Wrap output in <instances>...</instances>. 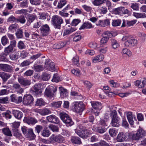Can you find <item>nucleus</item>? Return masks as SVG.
Instances as JSON below:
<instances>
[{
    "mask_svg": "<svg viewBox=\"0 0 146 146\" xmlns=\"http://www.w3.org/2000/svg\"><path fill=\"white\" fill-rule=\"evenodd\" d=\"M120 118H119L112 119L111 121V124L112 126L118 127L119 126V123Z\"/></svg>",
    "mask_w": 146,
    "mask_h": 146,
    "instance_id": "a878e982",
    "label": "nucleus"
},
{
    "mask_svg": "<svg viewBox=\"0 0 146 146\" xmlns=\"http://www.w3.org/2000/svg\"><path fill=\"white\" fill-rule=\"evenodd\" d=\"M50 139L52 141H55L59 143H62L64 140V137L60 135L55 136L54 135H52L50 137Z\"/></svg>",
    "mask_w": 146,
    "mask_h": 146,
    "instance_id": "9b49d317",
    "label": "nucleus"
},
{
    "mask_svg": "<svg viewBox=\"0 0 146 146\" xmlns=\"http://www.w3.org/2000/svg\"><path fill=\"white\" fill-rule=\"evenodd\" d=\"M91 103L93 108L95 110H100L102 107V104L100 102H91Z\"/></svg>",
    "mask_w": 146,
    "mask_h": 146,
    "instance_id": "a211bd4d",
    "label": "nucleus"
},
{
    "mask_svg": "<svg viewBox=\"0 0 146 146\" xmlns=\"http://www.w3.org/2000/svg\"><path fill=\"white\" fill-rule=\"evenodd\" d=\"M13 87L17 93L22 94L24 92V89L21 88L20 85L19 84H13Z\"/></svg>",
    "mask_w": 146,
    "mask_h": 146,
    "instance_id": "5701e85b",
    "label": "nucleus"
},
{
    "mask_svg": "<svg viewBox=\"0 0 146 146\" xmlns=\"http://www.w3.org/2000/svg\"><path fill=\"white\" fill-rule=\"evenodd\" d=\"M83 83L85 86L89 89L91 88L92 86V84L90 82L88 81H83Z\"/></svg>",
    "mask_w": 146,
    "mask_h": 146,
    "instance_id": "052dcab7",
    "label": "nucleus"
},
{
    "mask_svg": "<svg viewBox=\"0 0 146 146\" xmlns=\"http://www.w3.org/2000/svg\"><path fill=\"white\" fill-rule=\"evenodd\" d=\"M18 28V26L17 24H12L9 26L8 29L10 32H14Z\"/></svg>",
    "mask_w": 146,
    "mask_h": 146,
    "instance_id": "2f4dec72",
    "label": "nucleus"
},
{
    "mask_svg": "<svg viewBox=\"0 0 146 146\" xmlns=\"http://www.w3.org/2000/svg\"><path fill=\"white\" fill-rule=\"evenodd\" d=\"M17 38H21L23 36V33L21 29H19L15 33Z\"/></svg>",
    "mask_w": 146,
    "mask_h": 146,
    "instance_id": "3c124183",
    "label": "nucleus"
},
{
    "mask_svg": "<svg viewBox=\"0 0 146 146\" xmlns=\"http://www.w3.org/2000/svg\"><path fill=\"white\" fill-rule=\"evenodd\" d=\"M62 104V101H59L53 102L50 104V105L53 107L58 108L60 107Z\"/></svg>",
    "mask_w": 146,
    "mask_h": 146,
    "instance_id": "58836bf2",
    "label": "nucleus"
},
{
    "mask_svg": "<svg viewBox=\"0 0 146 146\" xmlns=\"http://www.w3.org/2000/svg\"><path fill=\"white\" fill-rule=\"evenodd\" d=\"M40 84H35L32 87V90L33 92L37 94H39L41 93V90L39 89L38 87Z\"/></svg>",
    "mask_w": 146,
    "mask_h": 146,
    "instance_id": "cd10ccee",
    "label": "nucleus"
},
{
    "mask_svg": "<svg viewBox=\"0 0 146 146\" xmlns=\"http://www.w3.org/2000/svg\"><path fill=\"white\" fill-rule=\"evenodd\" d=\"M36 16L35 15H29L28 17V21L30 23H32L35 20Z\"/></svg>",
    "mask_w": 146,
    "mask_h": 146,
    "instance_id": "774afa93",
    "label": "nucleus"
},
{
    "mask_svg": "<svg viewBox=\"0 0 146 146\" xmlns=\"http://www.w3.org/2000/svg\"><path fill=\"white\" fill-rule=\"evenodd\" d=\"M74 111L78 113L82 112L84 109V106L82 102H75L73 103Z\"/></svg>",
    "mask_w": 146,
    "mask_h": 146,
    "instance_id": "423d86ee",
    "label": "nucleus"
},
{
    "mask_svg": "<svg viewBox=\"0 0 146 146\" xmlns=\"http://www.w3.org/2000/svg\"><path fill=\"white\" fill-rule=\"evenodd\" d=\"M11 75L4 72H0V77L2 79L3 84H4L11 76Z\"/></svg>",
    "mask_w": 146,
    "mask_h": 146,
    "instance_id": "dca6fc26",
    "label": "nucleus"
},
{
    "mask_svg": "<svg viewBox=\"0 0 146 146\" xmlns=\"http://www.w3.org/2000/svg\"><path fill=\"white\" fill-rule=\"evenodd\" d=\"M96 25L101 27H105L110 25V20L107 19L103 21L100 20L96 23Z\"/></svg>",
    "mask_w": 146,
    "mask_h": 146,
    "instance_id": "f3484780",
    "label": "nucleus"
},
{
    "mask_svg": "<svg viewBox=\"0 0 146 146\" xmlns=\"http://www.w3.org/2000/svg\"><path fill=\"white\" fill-rule=\"evenodd\" d=\"M146 132L144 130L139 127L136 133H132L130 135L131 139L133 141H138L141 139L145 135Z\"/></svg>",
    "mask_w": 146,
    "mask_h": 146,
    "instance_id": "f03ea898",
    "label": "nucleus"
},
{
    "mask_svg": "<svg viewBox=\"0 0 146 146\" xmlns=\"http://www.w3.org/2000/svg\"><path fill=\"white\" fill-rule=\"evenodd\" d=\"M74 35V36L73 38V40L74 42L78 41L80 40L82 38V36L80 33H75Z\"/></svg>",
    "mask_w": 146,
    "mask_h": 146,
    "instance_id": "72a5a7b5",
    "label": "nucleus"
},
{
    "mask_svg": "<svg viewBox=\"0 0 146 146\" xmlns=\"http://www.w3.org/2000/svg\"><path fill=\"white\" fill-rule=\"evenodd\" d=\"M9 57L11 60L15 61L18 58V56L16 54H11L9 55Z\"/></svg>",
    "mask_w": 146,
    "mask_h": 146,
    "instance_id": "338daca9",
    "label": "nucleus"
},
{
    "mask_svg": "<svg viewBox=\"0 0 146 146\" xmlns=\"http://www.w3.org/2000/svg\"><path fill=\"white\" fill-rule=\"evenodd\" d=\"M34 101V98L31 95L24 96L23 100V103L24 105L28 106L31 104Z\"/></svg>",
    "mask_w": 146,
    "mask_h": 146,
    "instance_id": "1a4fd4ad",
    "label": "nucleus"
},
{
    "mask_svg": "<svg viewBox=\"0 0 146 146\" xmlns=\"http://www.w3.org/2000/svg\"><path fill=\"white\" fill-rule=\"evenodd\" d=\"M39 113L42 115H44L50 113L51 111L49 110L46 108L40 110Z\"/></svg>",
    "mask_w": 146,
    "mask_h": 146,
    "instance_id": "4c0bfd02",
    "label": "nucleus"
},
{
    "mask_svg": "<svg viewBox=\"0 0 146 146\" xmlns=\"http://www.w3.org/2000/svg\"><path fill=\"white\" fill-rule=\"evenodd\" d=\"M75 131L79 136L84 139H87L92 133L91 130L81 125L78 126L77 129H75Z\"/></svg>",
    "mask_w": 146,
    "mask_h": 146,
    "instance_id": "f257e3e1",
    "label": "nucleus"
},
{
    "mask_svg": "<svg viewBox=\"0 0 146 146\" xmlns=\"http://www.w3.org/2000/svg\"><path fill=\"white\" fill-rule=\"evenodd\" d=\"M121 23V20L120 19L114 20L113 21L112 25L114 27L119 26Z\"/></svg>",
    "mask_w": 146,
    "mask_h": 146,
    "instance_id": "8fccbe9b",
    "label": "nucleus"
},
{
    "mask_svg": "<svg viewBox=\"0 0 146 146\" xmlns=\"http://www.w3.org/2000/svg\"><path fill=\"white\" fill-rule=\"evenodd\" d=\"M31 63V62L28 60H25L23 61L21 64L20 66L21 67L26 66H29Z\"/></svg>",
    "mask_w": 146,
    "mask_h": 146,
    "instance_id": "5fc2aeb1",
    "label": "nucleus"
},
{
    "mask_svg": "<svg viewBox=\"0 0 146 146\" xmlns=\"http://www.w3.org/2000/svg\"><path fill=\"white\" fill-rule=\"evenodd\" d=\"M17 46L18 48L20 49L25 48L26 47L23 42L22 41H20L19 42Z\"/></svg>",
    "mask_w": 146,
    "mask_h": 146,
    "instance_id": "69168bd1",
    "label": "nucleus"
},
{
    "mask_svg": "<svg viewBox=\"0 0 146 146\" xmlns=\"http://www.w3.org/2000/svg\"><path fill=\"white\" fill-rule=\"evenodd\" d=\"M123 53L127 56H130L131 55V52L130 50L127 48H124L122 50Z\"/></svg>",
    "mask_w": 146,
    "mask_h": 146,
    "instance_id": "bf43d9fd",
    "label": "nucleus"
},
{
    "mask_svg": "<svg viewBox=\"0 0 146 146\" xmlns=\"http://www.w3.org/2000/svg\"><path fill=\"white\" fill-rule=\"evenodd\" d=\"M2 131L3 133L5 135L9 136H12L11 131L8 128H4L2 129Z\"/></svg>",
    "mask_w": 146,
    "mask_h": 146,
    "instance_id": "ea45409f",
    "label": "nucleus"
},
{
    "mask_svg": "<svg viewBox=\"0 0 146 146\" xmlns=\"http://www.w3.org/2000/svg\"><path fill=\"white\" fill-rule=\"evenodd\" d=\"M79 57L76 56L74 57L73 59V61L74 64L77 66L79 65Z\"/></svg>",
    "mask_w": 146,
    "mask_h": 146,
    "instance_id": "0e129e2a",
    "label": "nucleus"
},
{
    "mask_svg": "<svg viewBox=\"0 0 146 146\" xmlns=\"http://www.w3.org/2000/svg\"><path fill=\"white\" fill-rule=\"evenodd\" d=\"M82 7L85 11L88 12H91L92 9L91 7L86 5H82Z\"/></svg>",
    "mask_w": 146,
    "mask_h": 146,
    "instance_id": "e2e57ef3",
    "label": "nucleus"
},
{
    "mask_svg": "<svg viewBox=\"0 0 146 146\" xmlns=\"http://www.w3.org/2000/svg\"><path fill=\"white\" fill-rule=\"evenodd\" d=\"M66 3V0H60L58 2L57 7L58 8H61Z\"/></svg>",
    "mask_w": 146,
    "mask_h": 146,
    "instance_id": "de8ad7c7",
    "label": "nucleus"
},
{
    "mask_svg": "<svg viewBox=\"0 0 146 146\" xmlns=\"http://www.w3.org/2000/svg\"><path fill=\"white\" fill-rule=\"evenodd\" d=\"M99 11L101 14H104L108 12V9L106 7L103 6L100 9Z\"/></svg>",
    "mask_w": 146,
    "mask_h": 146,
    "instance_id": "864d4df0",
    "label": "nucleus"
},
{
    "mask_svg": "<svg viewBox=\"0 0 146 146\" xmlns=\"http://www.w3.org/2000/svg\"><path fill=\"white\" fill-rule=\"evenodd\" d=\"M50 134V131L47 129H44L41 132V135L45 137H48Z\"/></svg>",
    "mask_w": 146,
    "mask_h": 146,
    "instance_id": "7c9ffc66",
    "label": "nucleus"
},
{
    "mask_svg": "<svg viewBox=\"0 0 146 146\" xmlns=\"http://www.w3.org/2000/svg\"><path fill=\"white\" fill-rule=\"evenodd\" d=\"M48 127L54 132H57L59 131V129L58 127L52 124L49 125Z\"/></svg>",
    "mask_w": 146,
    "mask_h": 146,
    "instance_id": "09e8293b",
    "label": "nucleus"
},
{
    "mask_svg": "<svg viewBox=\"0 0 146 146\" xmlns=\"http://www.w3.org/2000/svg\"><path fill=\"white\" fill-rule=\"evenodd\" d=\"M96 131L97 132L102 134L105 132V129L101 127H99L96 128Z\"/></svg>",
    "mask_w": 146,
    "mask_h": 146,
    "instance_id": "6e6d98bb",
    "label": "nucleus"
},
{
    "mask_svg": "<svg viewBox=\"0 0 146 146\" xmlns=\"http://www.w3.org/2000/svg\"><path fill=\"white\" fill-rule=\"evenodd\" d=\"M0 69L7 72H11L13 71V67L7 64H0Z\"/></svg>",
    "mask_w": 146,
    "mask_h": 146,
    "instance_id": "9d476101",
    "label": "nucleus"
},
{
    "mask_svg": "<svg viewBox=\"0 0 146 146\" xmlns=\"http://www.w3.org/2000/svg\"><path fill=\"white\" fill-rule=\"evenodd\" d=\"M106 0H95L93 2V4L96 6H99L104 3Z\"/></svg>",
    "mask_w": 146,
    "mask_h": 146,
    "instance_id": "37998d69",
    "label": "nucleus"
},
{
    "mask_svg": "<svg viewBox=\"0 0 146 146\" xmlns=\"http://www.w3.org/2000/svg\"><path fill=\"white\" fill-rule=\"evenodd\" d=\"M127 117L128 121L130 124L133 125L134 123L133 119V116L132 113L130 112H128L127 113Z\"/></svg>",
    "mask_w": 146,
    "mask_h": 146,
    "instance_id": "bb28decb",
    "label": "nucleus"
},
{
    "mask_svg": "<svg viewBox=\"0 0 146 146\" xmlns=\"http://www.w3.org/2000/svg\"><path fill=\"white\" fill-rule=\"evenodd\" d=\"M112 36V34L110 32L106 31L104 32L102 34V37L100 41V44L102 45L106 44L109 38Z\"/></svg>",
    "mask_w": 146,
    "mask_h": 146,
    "instance_id": "0eeeda50",
    "label": "nucleus"
},
{
    "mask_svg": "<svg viewBox=\"0 0 146 146\" xmlns=\"http://www.w3.org/2000/svg\"><path fill=\"white\" fill-rule=\"evenodd\" d=\"M70 141L72 143L74 144L80 145L82 143L80 138L78 137H72Z\"/></svg>",
    "mask_w": 146,
    "mask_h": 146,
    "instance_id": "4be33fe9",
    "label": "nucleus"
},
{
    "mask_svg": "<svg viewBox=\"0 0 146 146\" xmlns=\"http://www.w3.org/2000/svg\"><path fill=\"white\" fill-rule=\"evenodd\" d=\"M19 22L22 24H24L26 22V19L24 15H21L17 19V22Z\"/></svg>",
    "mask_w": 146,
    "mask_h": 146,
    "instance_id": "79ce46f5",
    "label": "nucleus"
},
{
    "mask_svg": "<svg viewBox=\"0 0 146 146\" xmlns=\"http://www.w3.org/2000/svg\"><path fill=\"white\" fill-rule=\"evenodd\" d=\"M52 23L54 28L60 29L61 24L63 23V21L62 18L58 15H54L51 19Z\"/></svg>",
    "mask_w": 146,
    "mask_h": 146,
    "instance_id": "20e7f679",
    "label": "nucleus"
},
{
    "mask_svg": "<svg viewBox=\"0 0 146 146\" xmlns=\"http://www.w3.org/2000/svg\"><path fill=\"white\" fill-rule=\"evenodd\" d=\"M44 67L47 69L51 71H53L56 70L55 63L50 60H46Z\"/></svg>",
    "mask_w": 146,
    "mask_h": 146,
    "instance_id": "6e6552de",
    "label": "nucleus"
},
{
    "mask_svg": "<svg viewBox=\"0 0 146 146\" xmlns=\"http://www.w3.org/2000/svg\"><path fill=\"white\" fill-rule=\"evenodd\" d=\"M45 104V102L42 98L38 99L36 101L35 105L36 106H41Z\"/></svg>",
    "mask_w": 146,
    "mask_h": 146,
    "instance_id": "f704fd0d",
    "label": "nucleus"
},
{
    "mask_svg": "<svg viewBox=\"0 0 146 146\" xmlns=\"http://www.w3.org/2000/svg\"><path fill=\"white\" fill-rule=\"evenodd\" d=\"M92 28V24L90 23L87 22L84 23L80 28V29H89Z\"/></svg>",
    "mask_w": 146,
    "mask_h": 146,
    "instance_id": "c85d7f7f",
    "label": "nucleus"
},
{
    "mask_svg": "<svg viewBox=\"0 0 146 146\" xmlns=\"http://www.w3.org/2000/svg\"><path fill=\"white\" fill-rule=\"evenodd\" d=\"M116 140L118 142H123L126 140V136L123 133H119L117 136Z\"/></svg>",
    "mask_w": 146,
    "mask_h": 146,
    "instance_id": "aec40b11",
    "label": "nucleus"
},
{
    "mask_svg": "<svg viewBox=\"0 0 146 146\" xmlns=\"http://www.w3.org/2000/svg\"><path fill=\"white\" fill-rule=\"evenodd\" d=\"M33 69H34L35 71L39 72L43 70V68L41 65H34Z\"/></svg>",
    "mask_w": 146,
    "mask_h": 146,
    "instance_id": "a18cd8bd",
    "label": "nucleus"
},
{
    "mask_svg": "<svg viewBox=\"0 0 146 146\" xmlns=\"http://www.w3.org/2000/svg\"><path fill=\"white\" fill-rule=\"evenodd\" d=\"M60 116L61 120L66 124L67 126H70L74 124V123L71 118L64 112H61L60 114Z\"/></svg>",
    "mask_w": 146,
    "mask_h": 146,
    "instance_id": "7ed1b4c3",
    "label": "nucleus"
},
{
    "mask_svg": "<svg viewBox=\"0 0 146 146\" xmlns=\"http://www.w3.org/2000/svg\"><path fill=\"white\" fill-rule=\"evenodd\" d=\"M123 40H126L124 44L126 47H131L134 46L137 43V40L130 38L128 36H125L122 38Z\"/></svg>",
    "mask_w": 146,
    "mask_h": 146,
    "instance_id": "39448f33",
    "label": "nucleus"
},
{
    "mask_svg": "<svg viewBox=\"0 0 146 146\" xmlns=\"http://www.w3.org/2000/svg\"><path fill=\"white\" fill-rule=\"evenodd\" d=\"M109 132L110 136L112 137H114L116 136L118 132L114 128H111L109 129Z\"/></svg>",
    "mask_w": 146,
    "mask_h": 146,
    "instance_id": "a19ab883",
    "label": "nucleus"
},
{
    "mask_svg": "<svg viewBox=\"0 0 146 146\" xmlns=\"http://www.w3.org/2000/svg\"><path fill=\"white\" fill-rule=\"evenodd\" d=\"M13 50V48L11 46L9 45L5 48L4 52L6 55H8L9 54L12 52Z\"/></svg>",
    "mask_w": 146,
    "mask_h": 146,
    "instance_id": "c9c22d12",
    "label": "nucleus"
},
{
    "mask_svg": "<svg viewBox=\"0 0 146 146\" xmlns=\"http://www.w3.org/2000/svg\"><path fill=\"white\" fill-rule=\"evenodd\" d=\"M9 40L6 35L3 36L1 38V42L2 44L5 46L8 43Z\"/></svg>",
    "mask_w": 146,
    "mask_h": 146,
    "instance_id": "c03bdc74",
    "label": "nucleus"
},
{
    "mask_svg": "<svg viewBox=\"0 0 146 146\" xmlns=\"http://www.w3.org/2000/svg\"><path fill=\"white\" fill-rule=\"evenodd\" d=\"M122 7H118L116 8H115L113 9V12L115 14H118L121 15L122 14Z\"/></svg>",
    "mask_w": 146,
    "mask_h": 146,
    "instance_id": "e433bc0d",
    "label": "nucleus"
},
{
    "mask_svg": "<svg viewBox=\"0 0 146 146\" xmlns=\"http://www.w3.org/2000/svg\"><path fill=\"white\" fill-rule=\"evenodd\" d=\"M104 56L102 54H99L93 58L92 62L93 63H96L100 62L103 60Z\"/></svg>",
    "mask_w": 146,
    "mask_h": 146,
    "instance_id": "6ab92c4d",
    "label": "nucleus"
},
{
    "mask_svg": "<svg viewBox=\"0 0 146 146\" xmlns=\"http://www.w3.org/2000/svg\"><path fill=\"white\" fill-rule=\"evenodd\" d=\"M133 15L137 19L143 18H145V14L141 13L133 12Z\"/></svg>",
    "mask_w": 146,
    "mask_h": 146,
    "instance_id": "c756f323",
    "label": "nucleus"
},
{
    "mask_svg": "<svg viewBox=\"0 0 146 146\" xmlns=\"http://www.w3.org/2000/svg\"><path fill=\"white\" fill-rule=\"evenodd\" d=\"M12 112L15 117L19 119H21L23 115V114L22 112L17 110H13Z\"/></svg>",
    "mask_w": 146,
    "mask_h": 146,
    "instance_id": "412c9836",
    "label": "nucleus"
},
{
    "mask_svg": "<svg viewBox=\"0 0 146 146\" xmlns=\"http://www.w3.org/2000/svg\"><path fill=\"white\" fill-rule=\"evenodd\" d=\"M28 133L26 135L27 137L30 140H33L34 139L36 135L33 133V130L32 129H30L28 130Z\"/></svg>",
    "mask_w": 146,
    "mask_h": 146,
    "instance_id": "b1692460",
    "label": "nucleus"
},
{
    "mask_svg": "<svg viewBox=\"0 0 146 146\" xmlns=\"http://www.w3.org/2000/svg\"><path fill=\"white\" fill-rule=\"evenodd\" d=\"M42 79L44 81H47L50 78V74L46 73H43L41 76Z\"/></svg>",
    "mask_w": 146,
    "mask_h": 146,
    "instance_id": "49530a36",
    "label": "nucleus"
},
{
    "mask_svg": "<svg viewBox=\"0 0 146 146\" xmlns=\"http://www.w3.org/2000/svg\"><path fill=\"white\" fill-rule=\"evenodd\" d=\"M17 19L13 15L9 17L7 19V22L11 23L17 22Z\"/></svg>",
    "mask_w": 146,
    "mask_h": 146,
    "instance_id": "603ef678",
    "label": "nucleus"
},
{
    "mask_svg": "<svg viewBox=\"0 0 146 146\" xmlns=\"http://www.w3.org/2000/svg\"><path fill=\"white\" fill-rule=\"evenodd\" d=\"M23 121L24 122L26 123L29 125H33L37 122V121L36 119L31 117H25Z\"/></svg>",
    "mask_w": 146,
    "mask_h": 146,
    "instance_id": "ddd939ff",
    "label": "nucleus"
},
{
    "mask_svg": "<svg viewBox=\"0 0 146 146\" xmlns=\"http://www.w3.org/2000/svg\"><path fill=\"white\" fill-rule=\"evenodd\" d=\"M110 115L112 118V119L119 118L117 116L116 111L115 110H113L111 112Z\"/></svg>",
    "mask_w": 146,
    "mask_h": 146,
    "instance_id": "13d9d810",
    "label": "nucleus"
},
{
    "mask_svg": "<svg viewBox=\"0 0 146 146\" xmlns=\"http://www.w3.org/2000/svg\"><path fill=\"white\" fill-rule=\"evenodd\" d=\"M18 80L19 83L24 86H29L31 84L30 80L26 79L23 77H18Z\"/></svg>",
    "mask_w": 146,
    "mask_h": 146,
    "instance_id": "f8f14e48",
    "label": "nucleus"
},
{
    "mask_svg": "<svg viewBox=\"0 0 146 146\" xmlns=\"http://www.w3.org/2000/svg\"><path fill=\"white\" fill-rule=\"evenodd\" d=\"M34 71L33 70H29L26 71L24 74L25 76H30L33 74Z\"/></svg>",
    "mask_w": 146,
    "mask_h": 146,
    "instance_id": "680f3d73",
    "label": "nucleus"
},
{
    "mask_svg": "<svg viewBox=\"0 0 146 146\" xmlns=\"http://www.w3.org/2000/svg\"><path fill=\"white\" fill-rule=\"evenodd\" d=\"M112 47L114 49H115L119 46V44L117 41L114 39H111Z\"/></svg>",
    "mask_w": 146,
    "mask_h": 146,
    "instance_id": "473e14b6",
    "label": "nucleus"
},
{
    "mask_svg": "<svg viewBox=\"0 0 146 146\" xmlns=\"http://www.w3.org/2000/svg\"><path fill=\"white\" fill-rule=\"evenodd\" d=\"M47 120L50 122L56 124H60V122L58 117L54 115H51L47 117Z\"/></svg>",
    "mask_w": 146,
    "mask_h": 146,
    "instance_id": "4468645a",
    "label": "nucleus"
},
{
    "mask_svg": "<svg viewBox=\"0 0 146 146\" xmlns=\"http://www.w3.org/2000/svg\"><path fill=\"white\" fill-rule=\"evenodd\" d=\"M52 86H48L47 87L45 91V94L47 97L50 98L54 97V94L52 92Z\"/></svg>",
    "mask_w": 146,
    "mask_h": 146,
    "instance_id": "2eb2a0df",
    "label": "nucleus"
},
{
    "mask_svg": "<svg viewBox=\"0 0 146 146\" xmlns=\"http://www.w3.org/2000/svg\"><path fill=\"white\" fill-rule=\"evenodd\" d=\"M60 94L61 97L63 98L66 97L68 95L67 90L63 87H59Z\"/></svg>",
    "mask_w": 146,
    "mask_h": 146,
    "instance_id": "393cba45",
    "label": "nucleus"
},
{
    "mask_svg": "<svg viewBox=\"0 0 146 146\" xmlns=\"http://www.w3.org/2000/svg\"><path fill=\"white\" fill-rule=\"evenodd\" d=\"M30 3L33 5H39L41 3L39 0H30Z\"/></svg>",
    "mask_w": 146,
    "mask_h": 146,
    "instance_id": "4d7b16f0",
    "label": "nucleus"
}]
</instances>
